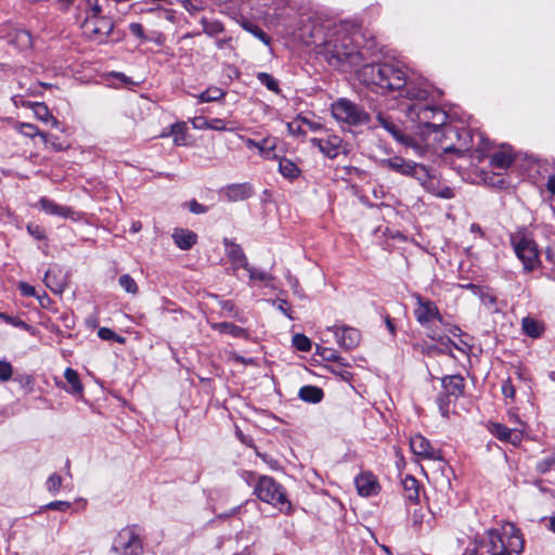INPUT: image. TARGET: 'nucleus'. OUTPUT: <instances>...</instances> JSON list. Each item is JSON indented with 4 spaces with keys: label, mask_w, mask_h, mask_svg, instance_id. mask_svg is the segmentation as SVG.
I'll use <instances>...</instances> for the list:
<instances>
[{
    "label": "nucleus",
    "mask_w": 555,
    "mask_h": 555,
    "mask_svg": "<svg viewBox=\"0 0 555 555\" xmlns=\"http://www.w3.org/2000/svg\"><path fill=\"white\" fill-rule=\"evenodd\" d=\"M64 377L69 385V388L66 390L72 395H81L83 391V386L79 379L78 373L70 367H67L64 372Z\"/></svg>",
    "instance_id": "obj_29"
},
{
    "label": "nucleus",
    "mask_w": 555,
    "mask_h": 555,
    "mask_svg": "<svg viewBox=\"0 0 555 555\" xmlns=\"http://www.w3.org/2000/svg\"><path fill=\"white\" fill-rule=\"evenodd\" d=\"M254 193V188L248 182L229 184L223 189V194L229 202L245 201Z\"/></svg>",
    "instance_id": "obj_17"
},
{
    "label": "nucleus",
    "mask_w": 555,
    "mask_h": 555,
    "mask_svg": "<svg viewBox=\"0 0 555 555\" xmlns=\"http://www.w3.org/2000/svg\"><path fill=\"white\" fill-rule=\"evenodd\" d=\"M417 307L414 310L416 321L429 330L428 337L433 340L440 341L446 347H453L462 350L451 338L439 335L436 331L430 330L429 323L434 320L443 323V318L439 312L437 305L429 300L424 299L422 296H417Z\"/></svg>",
    "instance_id": "obj_5"
},
{
    "label": "nucleus",
    "mask_w": 555,
    "mask_h": 555,
    "mask_svg": "<svg viewBox=\"0 0 555 555\" xmlns=\"http://www.w3.org/2000/svg\"><path fill=\"white\" fill-rule=\"evenodd\" d=\"M477 544L480 548L486 547V552L489 555H502L506 553L505 541L498 529L487 530L485 538L477 541Z\"/></svg>",
    "instance_id": "obj_13"
},
{
    "label": "nucleus",
    "mask_w": 555,
    "mask_h": 555,
    "mask_svg": "<svg viewBox=\"0 0 555 555\" xmlns=\"http://www.w3.org/2000/svg\"><path fill=\"white\" fill-rule=\"evenodd\" d=\"M429 91L417 86H410L406 89L405 99L411 101L405 105L406 116L417 122L421 127L429 129L433 118L434 105L427 102Z\"/></svg>",
    "instance_id": "obj_4"
},
{
    "label": "nucleus",
    "mask_w": 555,
    "mask_h": 555,
    "mask_svg": "<svg viewBox=\"0 0 555 555\" xmlns=\"http://www.w3.org/2000/svg\"><path fill=\"white\" fill-rule=\"evenodd\" d=\"M59 4V8L63 12H67L72 5H74L76 0H55Z\"/></svg>",
    "instance_id": "obj_63"
},
{
    "label": "nucleus",
    "mask_w": 555,
    "mask_h": 555,
    "mask_svg": "<svg viewBox=\"0 0 555 555\" xmlns=\"http://www.w3.org/2000/svg\"><path fill=\"white\" fill-rule=\"evenodd\" d=\"M505 534H508V541L505 542L506 553L508 555H520L524 552L525 541L519 531L513 524L504 527Z\"/></svg>",
    "instance_id": "obj_19"
},
{
    "label": "nucleus",
    "mask_w": 555,
    "mask_h": 555,
    "mask_svg": "<svg viewBox=\"0 0 555 555\" xmlns=\"http://www.w3.org/2000/svg\"><path fill=\"white\" fill-rule=\"evenodd\" d=\"M301 124L306 125L312 131H317V130H321L322 129L321 124L308 120L306 118L301 119Z\"/></svg>",
    "instance_id": "obj_64"
},
{
    "label": "nucleus",
    "mask_w": 555,
    "mask_h": 555,
    "mask_svg": "<svg viewBox=\"0 0 555 555\" xmlns=\"http://www.w3.org/2000/svg\"><path fill=\"white\" fill-rule=\"evenodd\" d=\"M39 205L41 209L49 215L61 216L64 218H73L74 210L72 208L59 205L47 197H41L39 199Z\"/></svg>",
    "instance_id": "obj_24"
},
{
    "label": "nucleus",
    "mask_w": 555,
    "mask_h": 555,
    "mask_svg": "<svg viewBox=\"0 0 555 555\" xmlns=\"http://www.w3.org/2000/svg\"><path fill=\"white\" fill-rule=\"evenodd\" d=\"M48 147L52 149L55 152H60L66 149L61 142L57 141V138H48V143H44Z\"/></svg>",
    "instance_id": "obj_60"
},
{
    "label": "nucleus",
    "mask_w": 555,
    "mask_h": 555,
    "mask_svg": "<svg viewBox=\"0 0 555 555\" xmlns=\"http://www.w3.org/2000/svg\"><path fill=\"white\" fill-rule=\"evenodd\" d=\"M220 307L222 311L229 313L230 317L234 318L241 323L246 322V318L240 313V311L236 309L234 302L232 300H222L220 301Z\"/></svg>",
    "instance_id": "obj_42"
},
{
    "label": "nucleus",
    "mask_w": 555,
    "mask_h": 555,
    "mask_svg": "<svg viewBox=\"0 0 555 555\" xmlns=\"http://www.w3.org/2000/svg\"><path fill=\"white\" fill-rule=\"evenodd\" d=\"M436 195L441 197V198L449 199V198L454 197V191L451 188L446 186L440 192L436 193Z\"/></svg>",
    "instance_id": "obj_62"
},
{
    "label": "nucleus",
    "mask_w": 555,
    "mask_h": 555,
    "mask_svg": "<svg viewBox=\"0 0 555 555\" xmlns=\"http://www.w3.org/2000/svg\"><path fill=\"white\" fill-rule=\"evenodd\" d=\"M279 171L284 178L288 180H294L300 175V169L298 166L285 157L281 158L279 162Z\"/></svg>",
    "instance_id": "obj_30"
},
{
    "label": "nucleus",
    "mask_w": 555,
    "mask_h": 555,
    "mask_svg": "<svg viewBox=\"0 0 555 555\" xmlns=\"http://www.w3.org/2000/svg\"><path fill=\"white\" fill-rule=\"evenodd\" d=\"M376 119L379 126L383 127L387 132H389L396 141L406 146L412 145L413 138L406 135L401 130L400 126L396 121H393L389 116H387L383 112H378L376 115Z\"/></svg>",
    "instance_id": "obj_14"
},
{
    "label": "nucleus",
    "mask_w": 555,
    "mask_h": 555,
    "mask_svg": "<svg viewBox=\"0 0 555 555\" xmlns=\"http://www.w3.org/2000/svg\"><path fill=\"white\" fill-rule=\"evenodd\" d=\"M70 507V503L66 501H53L46 505V508L65 512Z\"/></svg>",
    "instance_id": "obj_55"
},
{
    "label": "nucleus",
    "mask_w": 555,
    "mask_h": 555,
    "mask_svg": "<svg viewBox=\"0 0 555 555\" xmlns=\"http://www.w3.org/2000/svg\"><path fill=\"white\" fill-rule=\"evenodd\" d=\"M61 486L62 477L57 474H52L47 480V489L52 493L57 492Z\"/></svg>",
    "instance_id": "obj_50"
},
{
    "label": "nucleus",
    "mask_w": 555,
    "mask_h": 555,
    "mask_svg": "<svg viewBox=\"0 0 555 555\" xmlns=\"http://www.w3.org/2000/svg\"><path fill=\"white\" fill-rule=\"evenodd\" d=\"M441 384L443 391L453 396L454 400L464 395L465 379L460 374L444 376L441 380Z\"/></svg>",
    "instance_id": "obj_22"
},
{
    "label": "nucleus",
    "mask_w": 555,
    "mask_h": 555,
    "mask_svg": "<svg viewBox=\"0 0 555 555\" xmlns=\"http://www.w3.org/2000/svg\"><path fill=\"white\" fill-rule=\"evenodd\" d=\"M112 551L120 555H139L142 552V543L134 526L118 532Z\"/></svg>",
    "instance_id": "obj_7"
},
{
    "label": "nucleus",
    "mask_w": 555,
    "mask_h": 555,
    "mask_svg": "<svg viewBox=\"0 0 555 555\" xmlns=\"http://www.w3.org/2000/svg\"><path fill=\"white\" fill-rule=\"evenodd\" d=\"M82 26L89 31V38L99 40L100 43L106 42V38L112 34L114 28L112 21L104 16L94 21L87 17Z\"/></svg>",
    "instance_id": "obj_11"
},
{
    "label": "nucleus",
    "mask_w": 555,
    "mask_h": 555,
    "mask_svg": "<svg viewBox=\"0 0 555 555\" xmlns=\"http://www.w3.org/2000/svg\"><path fill=\"white\" fill-rule=\"evenodd\" d=\"M276 138L268 137L259 142L258 152L266 159L276 158Z\"/></svg>",
    "instance_id": "obj_32"
},
{
    "label": "nucleus",
    "mask_w": 555,
    "mask_h": 555,
    "mask_svg": "<svg viewBox=\"0 0 555 555\" xmlns=\"http://www.w3.org/2000/svg\"><path fill=\"white\" fill-rule=\"evenodd\" d=\"M299 398L309 403H319L324 397V392L317 386L307 385L299 389Z\"/></svg>",
    "instance_id": "obj_28"
},
{
    "label": "nucleus",
    "mask_w": 555,
    "mask_h": 555,
    "mask_svg": "<svg viewBox=\"0 0 555 555\" xmlns=\"http://www.w3.org/2000/svg\"><path fill=\"white\" fill-rule=\"evenodd\" d=\"M18 130L25 137L34 138L36 135H39V137H41V139L44 143H48V134L44 132H41L39 130V128L33 124L21 122L18 125Z\"/></svg>",
    "instance_id": "obj_37"
},
{
    "label": "nucleus",
    "mask_w": 555,
    "mask_h": 555,
    "mask_svg": "<svg viewBox=\"0 0 555 555\" xmlns=\"http://www.w3.org/2000/svg\"><path fill=\"white\" fill-rule=\"evenodd\" d=\"M403 495L406 500L411 502H417L420 498V483L418 481L411 475H406L402 481Z\"/></svg>",
    "instance_id": "obj_27"
},
{
    "label": "nucleus",
    "mask_w": 555,
    "mask_h": 555,
    "mask_svg": "<svg viewBox=\"0 0 555 555\" xmlns=\"http://www.w3.org/2000/svg\"><path fill=\"white\" fill-rule=\"evenodd\" d=\"M411 451L423 460L446 463L441 450L436 449L428 439L422 435H415L410 439Z\"/></svg>",
    "instance_id": "obj_10"
},
{
    "label": "nucleus",
    "mask_w": 555,
    "mask_h": 555,
    "mask_svg": "<svg viewBox=\"0 0 555 555\" xmlns=\"http://www.w3.org/2000/svg\"><path fill=\"white\" fill-rule=\"evenodd\" d=\"M512 243L517 257L524 263V268L527 271H532L539 263V250L537 244L526 235L513 237Z\"/></svg>",
    "instance_id": "obj_8"
},
{
    "label": "nucleus",
    "mask_w": 555,
    "mask_h": 555,
    "mask_svg": "<svg viewBox=\"0 0 555 555\" xmlns=\"http://www.w3.org/2000/svg\"><path fill=\"white\" fill-rule=\"evenodd\" d=\"M223 245L225 247L227 256L231 261L232 266L234 267V269H248L247 257L241 245L230 241L227 237L223 238Z\"/></svg>",
    "instance_id": "obj_18"
},
{
    "label": "nucleus",
    "mask_w": 555,
    "mask_h": 555,
    "mask_svg": "<svg viewBox=\"0 0 555 555\" xmlns=\"http://www.w3.org/2000/svg\"><path fill=\"white\" fill-rule=\"evenodd\" d=\"M409 167L410 168L406 169L403 176L415 179L427 191L434 193L435 188L431 181L429 169L425 165L416 163L414 160L411 162V165Z\"/></svg>",
    "instance_id": "obj_16"
},
{
    "label": "nucleus",
    "mask_w": 555,
    "mask_h": 555,
    "mask_svg": "<svg viewBox=\"0 0 555 555\" xmlns=\"http://www.w3.org/2000/svg\"><path fill=\"white\" fill-rule=\"evenodd\" d=\"M254 494L262 502L271 504L281 513L292 515L294 512L291 501L282 485L270 476H260L254 488Z\"/></svg>",
    "instance_id": "obj_3"
},
{
    "label": "nucleus",
    "mask_w": 555,
    "mask_h": 555,
    "mask_svg": "<svg viewBox=\"0 0 555 555\" xmlns=\"http://www.w3.org/2000/svg\"><path fill=\"white\" fill-rule=\"evenodd\" d=\"M204 33L208 36H217L223 31V25L219 22H208L203 20Z\"/></svg>",
    "instance_id": "obj_47"
},
{
    "label": "nucleus",
    "mask_w": 555,
    "mask_h": 555,
    "mask_svg": "<svg viewBox=\"0 0 555 555\" xmlns=\"http://www.w3.org/2000/svg\"><path fill=\"white\" fill-rule=\"evenodd\" d=\"M521 326H522L524 333L527 336L532 337V338L540 337L544 330L542 324L539 321H537L530 317H526L522 319Z\"/></svg>",
    "instance_id": "obj_31"
},
{
    "label": "nucleus",
    "mask_w": 555,
    "mask_h": 555,
    "mask_svg": "<svg viewBox=\"0 0 555 555\" xmlns=\"http://www.w3.org/2000/svg\"><path fill=\"white\" fill-rule=\"evenodd\" d=\"M443 137L446 139H457L456 144L442 146L443 153H455L457 155H463L470 149L472 137L467 129H457L450 126L443 129Z\"/></svg>",
    "instance_id": "obj_9"
},
{
    "label": "nucleus",
    "mask_w": 555,
    "mask_h": 555,
    "mask_svg": "<svg viewBox=\"0 0 555 555\" xmlns=\"http://www.w3.org/2000/svg\"><path fill=\"white\" fill-rule=\"evenodd\" d=\"M18 288H20L22 295H24V296H27V297L36 296L35 287L29 285L26 282H21L18 285Z\"/></svg>",
    "instance_id": "obj_59"
},
{
    "label": "nucleus",
    "mask_w": 555,
    "mask_h": 555,
    "mask_svg": "<svg viewBox=\"0 0 555 555\" xmlns=\"http://www.w3.org/2000/svg\"><path fill=\"white\" fill-rule=\"evenodd\" d=\"M34 113L35 116L42 121L51 120L53 126H57L59 124L57 119L51 115L48 106L44 103H36L34 105Z\"/></svg>",
    "instance_id": "obj_38"
},
{
    "label": "nucleus",
    "mask_w": 555,
    "mask_h": 555,
    "mask_svg": "<svg viewBox=\"0 0 555 555\" xmlns=\"http://www.w3.org/2000/svg\"><path fill=\"white\" fill-rule=\"evenodd\" d=\"M513 163V157L506 152H496L491 156L490 164L493 168L506 169Z\"/></svg>",
    "instance_id": "obj_35"
},
{
    "label": "nucleus",
    "mask_w": 555,
    "mask_h": 555,
    "mask_svg": "<svg viewBox=\"0 0 555 555\" xmlns=\"http://www.w3.org/2000/svg\"><path fill=\"white\" fill-rule=\"evenodd\" d=\"M317 354L321 356L326 361H332L335 364L338 363L341 366H349L343 357L332 348L317 346Z\"/></svg>",
    "instance_id": "obj_34"
},
{
    "label": "nucleus",
    "mask_w": 555,
    "mask_h": 555,
    "mask_svg": "<svg viewBox=\"0 0 555 555\" xmlns=\"http://www.w3.org/2000/svg\"><path fill=\"white\" fill-rule=\"evenodd\" d=\"M411 159H405L401 156H393L390 158L382 159L380 167L391 170L396 173L403 176L409 166L411 165Z\"/></svg>",
    "instance_id": "obj_25"
},
{
    "label": "nucleus",
    "mask_w": 555,
    "mask_h": 555,
    "mask_svg": "<svg viewBox=\"0 0 555 555\" xmlns=\"http://www.w3.org/2000/svg\"><path fill=\"white\" fill-rule=\"evenodd\" d=\"M357 490L362 496H371L378 492L379 486L376 478L371 473L360 474L354 479Z\"/></svg>",
    "instance_id": "obj_21"
},
{
    "label": "nucleus",
    "mask_w": 555,
    "mask_h": 555,
    "mask_svg": "<svg viewBox=\"0 0 555 555\" xmlns=\"http://www.w3.org/2000/svg\"><path fill=\"white\" fill-rule=\"evenodd\" d=\"M129 29H130L131 34L134 35L135 37H138L140 39H145L144 28L140 23H131L129 25Z\"/></svg>",
    "instance_id": "obj_57"
},
{
    "label": "nucleus",
    "mask_w": 555,
    "mask_h": 555,
    "mask_svg": "<svg viewBox=\"0 0 555 555\" xmlns=\"http://www.w3.org/2000/svg\"><path fill=\"white\" fill-rule=\"evenodd\" d=\"M27 231L33 237H35L38 241L46 238L44 230L38 224H28Z\"/></svg>",
    "instance_id": "obj_53"
},
{
    "label": "nucleus",
    "mask_w": 555,
    "mask_h": 555,
    "mask_svg": "<svg viewBox=\"0 0 555 555\" xmlns=\"http://www.w3.org/2000/svg\"><path fill=\"white\" fill-rule=\"evenodd\" d=\"M347 366H341L340 364L336 363L333 366L330 367L331 372L337 376H339L345 382H350L352 378L351 372L346 370Z\"/></svg>",
    "instance_id": "obj_49"
},
{
    "label": "nucleus",
    "mask_w": 555,
    "mask_h": 555,
    "mask_svg": "<svg viewBox=\"0 0 555 555\" xmlns=\"http://www.w3.org/2000/svg\"><path fill=\"white\" fill-rule=\"evenodd\" d=\"M98 335L103 340H114L120 344H124L126 341V338L116 334L114 331H112L108 327H101L98 331Z\"/></svg>",
    "instance_id": "obj_45"
},
{
    "label": "nucleus",
    "mask_w": 555,
    "mask_h": 555,
    "mask_svg": "<svg viewBox=\"0 0 555 555\" xmlns=\"http://www.w3.org/2000/svg\"><path fill=\"white\" fill-rule=\"evenodd\" d=\"M358 77L363 83L380 92L399 91L404 99L408 87L416 86L408 80L405 70L397 63L365 64L358 70Z\"/></svg>",
    "instance_id": "obj_2"
},
{
    "label": "nucleus",
    "mask_w": 555,
    "mask_h": 555,
    "mask_svg": "<svg viewBox=\"0 0 555 555\" xmlns=\"http://www.w3.org/2000/svg\"><path fill=\"white\" fill-rule=\"evenodd\" d=\"M13 376V366L5 360H0V380L8 382Z\"/></svg>",
    "instance_id": "obj_48"
},
{
    "label": "nucleus",
    "mask_w": 555,
    "mask_h": 555,
    "mask_svg": "<svg viewBox=\"0 0 555 555\" xmlns=\"http://www.w3.org/2000/svg\"><path fill=\"white\" fill-rule=\"evenodd\" d=\"M211 327L222 334H229L233 337L244 338V339L249 338V334H248L247 330L240 327L230 322L214 323V324H211Z\"/></svg>",
    "instance_id": "obj_26"
},
{
    "label": "nucleus",
    "mask_w": 555,
    "mask_h": 555,
    "mask_svg": "<svg viewBox=\"0 0 555 555\" xmlns=\"http://www.w3.org/2000/svg\"><path fill=\"white\" fill-rule=\"evenodd\" d=\"M249 272V278L251 280H258L261 282H264L270 279V275L266 273L264 271H259L257 269L250 268L248 266V269H246Z\"/></svg>",
    "instance_id": "obj_54"
},
{
    "label": "nucleus",
    "mask_w": 555,
    "mask_h": 555,
    "mask_svg": "<svg viewBox=\"0 0 555 555\" xmlns=\"http://www.w3.org/2000/svg\"><path fill=\"white\" fill-rule=\"evenodd\" d=\"M313 43L319 47L318 53L322 55L330 66L340 70L359 66L365 59V52L360 49L361 35L349 34L344 29L323 36L322 27H314L311 33Z\"/></svg>",
    "instance_id": "obj_1"
},
{
    "label": "nucleus",
    "mask_w": 555,
    "mask_h": 555,
    "mask_svg": "<svg viewBox=\"0 0 555 555\" xmlns=\"http://www.w3.org/2000/svg\"><path fill=\"white\" fill-rule=\"evenodd\" d=\"M431 119L433 120L429 125V129H433L434 131H438V129H440L441 127H443L447 124L448 114L441 107L434 105Z\"/></svg>",
    "instance_id": "obj_36"
},
{
    "label": "nucleus",
    "mask_w": 555,
    "mask_h": 555,
    "mask_svg": "<svg viewBox=\"0 0 555 555\" xmlns=\"http://www.w3.org/2000/svg\"><path fill=\"white\" fill-rule=\"evenodd\" d=\"M491 434L499 440L509 442L514 446L521 442L522 434L518 429H511L501 423H492L490 425Z\"/></svg>",
    "instance_id": "obj_20"
},
{
    "label": "nucleus",
    "mask_w": 555,
    "mask_h": 555,
    "mask_svg": "<svg viewBox=\"0 0 555 555\" xmlns=\"http://www.w3.org/2000/svg\"><path fill=\"white\" fill-rule=\"evenodd\" d=\"M119 285L129 294L135 295L139 291L137 282L129 274H122L119 276Z\"/></svg>",
    "instance_id": "obj_43"
},
{
    "label": "nucleus",
    "mask_w": 555,
    "mask_h": 555,
    "mask_svg": "<svg viewBox=\"0 0 555 555\" xmlns=\"http://www.w3.org/2000/svg\"><path fill=\"white\" fill-rule=\"evenodd\" d=\"M310 142L328 158H335L340 153L343 140L340 137L330 134L325 131L324 135L320 138H312L310 139Z\"/></svg>",
    "instance_id": "obj_12"
},
{
    "label": "nucleus",
    "mask_w": 555,
    "mask_h": 555,
    "mask_svg": "<svg viewBox=\"0 0 555 555\" xmlns=\"http://www.w3.org/2000/svg\"><path fill=\"white\" fill-rule=\"evenodd\" d=\"M554 465H555V455L550 454L537 463L535 470L540 474H545V473L550 472Z\"/></svg>",
    "instance_id": "obj_46"
},
{
    "label": "nucleus",
    "mask_w": 555,
    "mask_h": 555,
    "mask_svg": "<svg viewBox=\"0 0 555 555\" xmlns=\"http://www.w3.org/2000/svg\"><path fill=\"white\" fill-rule=\"evenodd\" d=\"M333 331L337 343L346 350L354 349L360 344L361 333L357 328L350 326H334Z\"/></svg>",
    "instance_id": "obj_15"
},
{
    "label": "nucleus",
    "mask_w": 555,
    "mask_h": 555,
    "mask_svg": "<svg viewBox=\"0 0 555 555\" xmlns=\"http://www.w3.org/2000/svg\"><path fill=\"white\" fill-rule=\"evenodd\" d=\"M171 237L181 250L191 249L197 242V234L195 232L182 228H176Z\"/></svg>",
    "instance_id": "obj_23"
},
{
    "label": "nucleus",
    "mask_w": 555,
    "mask_h": 555,
    "mask_svg": "<svg viewBox=\"0 0 555 555\" xmlns=\"http://www.w3.org/2000/svg\"><path fill=\"white\" fill-rule=\"evenodd\" d=\"M16 382L23 389H31L34 385V378L28 374H16L14 376Z\"/></svg>",
    "instance_id": "obj_51"
},
{
    "label": "nucleus",
    "mask_w": 555,
    "mask_h": 555,
    "mask_svg": "<svg viewBox=\"0 0 555 555\" xmlns=\"http://www.w3.org/2000/svg\"><path fill=\"white\" fill-rule=\"evenodd\" d=\"M293 346L299 351L307 352L311 349V340L304 334H295L293 336Z\"/></svg>",
    "instance_id": "obj_44"
},
{
    "label": "nucleus",
    "mask_w": 555,
    "mask_h": 555,
    "mask_svg": "<svg viewBox=\"0 0 555 555\" xmlns=\"http://www.w3.org/2000/svg\"><path fill=\"white\" fill-rule=\"evenodd\" d=\"M17 38L23 42L24 46H30L31 44V36L28 31L23 30L17 34Z\"/></svg>",
    "instance_id": "obj_61"
},
{
    "label": "nucleus",
    "mask_w": 555,
    "mask_h": 555,
    "mask_svg": "<svg viewBox=\"0 0 555 555\" xmlns=\"http://www.w3.org/2000/svg\"><path fill=\"white\" fill-rule=\"evenodd\" d=\"M502 393L506 398H514L515 396V387L513 386L509 379L505 380L502 385Z\"/></svg>",
    "instance_id": "obj_58"
},
{
    "label": "nucleus",
    "mask_w": 555,
    "mask_h": 555,
    "mask_svg": "<svg viewBox=\"0 0 555 555\" xmlns=\"http://www.w3.org/2000/svg\"><path fill=\"white\" fill-rule=\"evenodd\" d=\"M223 96H224V92L222 91V89H220L218 87H209L199 94L198 99H199V102L206 103V102L218 101Z\"/></svg>",
    "instance_id": "obj_39"
},
{
    "label": "nucleus",
    "mask_w": 555,
    "mask_h": 555,
    "mask_svg": "<svg viewBox=\"0 0 555 555\" xmlns=\"http://www.w3.org/2000/svg\"><path fill=\"white\" fill-rule=\"evenodd\" d=\"M257 79L263 85L266 86L270 91L279 94L281 92V89L279 87V82L278 80L270 74L268 73H258L257 74Z\"/></svg>",
    "instance_id": "obj_41"
},
{
    "label": "nucleus",
    "mask_w": 555,
    "mask_h": 555,
    "mask_svg": "<svg viewBox=\"0 0 555 555\" xmlns=\"http://www.w3.org/2000/svg\"><path fill=\"white\" fill-rule=\"evenodd\" d=\"M333 117L341 125L359 127L367 125L371 120L370 114L359 104L340 98L331 105Z\"/></svg>",
    "instance_id": "obj_6"
},
{
    "label": "nucleus",
    "mask_w": 555,
    "mask_h": 555,
    "mask_svg": "<svg viewBox=\"0 0 555 555\" xmlns=\"http://www.w3.org/2000/svg\"><path fill=\"white\" fill-rule=\"evenodd\" d=\"M206 129H212L217 131H224L227 130L225 121L223 119L219 118H212L208 121H204Z\"/></svg>",
    "instance_id": "obj_52"
},
{
    "label": "nucleus",
    "mask_w": 555,
    "mask_h": 555,
    "mask_svg": "<svg viewBox=\"0 0 555 555\" xmlns=\"http://www.w3.org/2000/svg\"><path fill=\"white\" fill-rule=\"evenodd\" d=\"M189 210L193 214L201 215L207 212V207L199 204L196 199H192L188 204Z\"/></svg>",
    "instance_id": "obj_56"
},
{
    "label": "nucleus",
    "mask_w": 555,
    "mask_h": 555,
    "mask_svg": "<svg viewBox=\"0 0 555 555\" xmlns=\"http://www.w3.org/2000/svg\"><path fill=\"white\" fill-rule=\"evenodd\" d=\"M452 400H454L453 396L447 393L446 391H442L437 396L436 402H437L439 411L443 417L449 416V410H450Z\"/></svg>",
    "instance_id": "obj_40"
},
{
    "label": "nucleus",
    "mask_w": 555,
    "mask_h": 555,
    "mask_svg": "<svg viewBox=\"0 0 555 555\" xmlns=\"http://www.w3.org/2000/svg\"><path fill=\"white\" fill-rule=\"evenodd\" d=\"M46 286L55 294H62L64 291V282L57 279L56 272L54 269H50L47 271L44 276Z\"/></svg>",
    "instance_id": "obj_33"
}]
</instances>
